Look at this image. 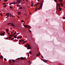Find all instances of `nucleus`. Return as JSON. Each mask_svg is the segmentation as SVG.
<instances>
[{
    "mask_svg": "<svg viewBox=\"0 0 65 65\" xmlns=\"http://www.w3.org/2000/svg\"><path fill=\"white\" fill-rule=\"evenodd\" d=\"M22 1V0H17V1L16 3V4H20L21 2Z\"/></svg>",
    "mask_w": 65,
    "mask_h": 65,
    "instance_id": "f257e3e1",
    "label": "nucleus"
},
{
    "mask_svg": "<svg viewBox=\"0 0 65 65\" xmlns=\"http://www.w3.org/2000/svg\"><path fill=\"white\" fill-rule=\"evenodd\" d=\"M27 47H26L27 48V49L29 50V49H31V48H30V45L27 44Z\"/></svg>",
    "mask_w": 65,
    "mask_h": 65,
    "instance_id": "f03ea898",
    "label": "nucleus"
},
{
    "mask_svg": "<svg viewBox=\"0 0 65 65\" xmlns=\"http://www.w3.org/2000/svg\"><path fill=\"white\" fill-rule=\"evenodd\" d=\"M4 33H1V36H3L4 35V34H5V32L3 31Z\"/></svg>",
    "mask_w": 65,
    "mask_h": 65,
    "instance_id": "7ed1b4c3",
    "label": "nucleus"
},
{
    "mask_svg": "<svg viewBox=\"0 0 65 65\" xmlns=\"http://www.w3.org/2000/svg\"><path fill=\"white\" fill-rule=\"evenodd\" d=\"M25 27H26V28H28L29 27V26L28 25H25Z\"/></svg>",
    "mask_w": 65,
    "mask_h": 65,
    "instance_id": "20e7f679",
    "label": "nucleus"
},
{
    "mask_svg": "<svg viewBox=\"0 0 65 65\" xmlns=\"http://www.w3.org/2000/svg\"><path fill=\"white\" fill-rule=\"evenodd\" d=\"M43 5V3H42L41 4L40 6V8H42V7Z\"/></svg>",
    "mask_w": 65,
    "mask_h": 65,
    "instance_id": "39448f33",
    "label": "nucleus"
},
{
    "mask_svg": "<svg viewBox=\"0 0 65 65\" xmlns=\"http://www.w3.org/2000/svg\"><path fill=\"white\" fill-rule=\"evenodd\" d=\"M9 14H10L9 13H7L6 14V16H8V17H9Z\"/></svg>",
    "mask_w": 65,
    "mask_h": 65,
    "instance_id": "423d86ee",
    "label": "nucleus"
},
{
    "mask_svg": "<svg viewBox=\"0 0 65 65\" xmlns=\"http://www.w3.org/2000/svg\"><path fill=\"white\" fill-rule=\"evenodd\" d=\"M17 7L18 6V7H21V5H19V4H18L17 5Z\"/></svg>",
    "mask_w": 65,
    "mask_h": 65,
    "instance_id": "0eeeda50",
    "label": "nucleus"
},
{
    "mask_svg": "<svg viewBox=\"0 0 65 65\" xmlns=\"http://www.w3.org/2000/svg\"><path fill=\"white\" fill-rule=\"evenodd\" d=\"M16 33H17V31H15V33L13 34V36H14V35H15Z\"/></svg>",
    "mask_w": 65,
    "mask_h": 65,
    "instance_id": "6e6552de",
    "label": "nucleus"
},
{
    "mask_svg": "<svg viewBox=\"0 0 65 65\" xmlns=\"http://www.w3.org/2000/svg\"><path fill=\"white\" fill-rule=\"evenodd\" d=\"M59 11H61L62 8L60 7H59Z\"/></svg>",
    "mask_w": 65,
    "mask_h": 65,
    "instance_id": "1a4fd4ad",
    "label": "nucleus"
},
{
    "mask_svg": "<svg viewBox=\"0 0 65 65\" xmlns=\"http://www.w3.org/2000/svg\"><path fill=\"white\" fill-rule=\"evenodd\" d=\"M57 6H59V7H60V5H59V4H57Z\"/></svg>",
    "mask_w": 65,
    "mask_h": 65,
    "instance_id": "9d476101",
    "label": "nucleus"
},
{
    "mask_svg": "<svg viewBox=\"0 0 65 65\" xmlns=\"http://www.w3.org/2000/svg\"><path fill=\"white\" fill-rule=\"evenodd\" d=\"M11 26H15V25H14L12 23V24H11Z\"/></svg>",
    "mask_w": 65,
    "mask_h": 65,
    "instance_id": "9b49d317",
    "label": "nucleus"
},
{
    "mask_svg": "<svg viewBox=\"0 0 65 65\" xmlns=\"http://www.w3.org/2000/svg\"><path fill=\"white\" fill-rule=\"evenodd\" d=\"M21 12H18V14H19V15H20V14H21Z\"/></svg>",
    "mask_w": 65,
    "mask_h": 65,
    "instance_id": "f8f14e48",
    "label": "nucleus"
},
{
    "mask_svg": "<svg viewBox=\"0 0 65 65\" xmlns=\"http://www.w3.org/2000/svg\"><path fill=\"white\" fill-rule=\"evenodd\" d=\"M24 58H23V57H21L20 58V59H21V60H23V59H24Z\"/></svg>",
    "mask_w": 65,
    "mask_h": 65,
    "instance_id": "ddd939ff",
    "label": "nucleus"
},
{
    "mask_svg": "<svg viewBox=\"0 0 65 65\" xmlns=\"http://www.w3.org/2000/svg\"><path fill=\"white\" fill-rule=\"evenodd\" d=\"M59 4H60V5H61V6H63V5L62 3H60Z\"/></svg>",
    "mask_w": 65,
    "mask_h": 65,
    "instance_id": "4468645a",
    "label": "nucleus"
},
{
    "mask_svg": "<svg viewBox=\"0 0 65 65\" xmlns=\"http://www.w3.org/2000/svg\"><path fill=\"white\" fill-rule=\"evenodd\" d=\"M40 54H38L36 55V56H37V57H38V56H40Z\"/></svg>",
    "mask_w": 65,
    "mask_h": 65,
    "instance_id": "2eb2a0df",
    "label": "nucleus"
},
{
    "mask_svg": "<svg viewBox=\"0 0 65 65\" xmlns=\"http://www.w3.org/2000/svg\"><path fill=\"white\" fill-rule=\"evenodd\" d=\"M43 61V62H45V63H46V62H47V61H45L44 60Z\"/></svg>",
    "mask_w": 65,
    "mask_h": 65,
    "instance_id": "dca6fc26",
    "label": "nucleus"
},
{
    "mask_svg": "<svg viewBox=\"0 0 65 65\" xmlns=\"http://www.w3.org/2000/svg\"><path fill=\"white\" fill-rule=\"evenodd\" d=\"M0 58H3V57L2 56H1L0 57Z\"/></svg>",
    "mask_w": 65,
    "mask_h": 65,
    "instance_id": "f3484780",
    "label": "nucleus"
},
{
    "mask_svg": "<svg viewBox=\"0 0 65 65\" xmlns=\"http://www.w3.org/2000/svg\"><path fill=\"white\" fill-rule=\"evenodd\" d=\"M9 63H11V60H9Z\"/></svg>",
    "mask_w": 65,
    "mask_h": 65,
    "instance_id": "a211bd4d",
    "label": "nucleus"
},
{
    "mask_svg": "<svg viewBox=\"0 0 65 65\" xmlns=\"http://www.w3.org/2000/svg\"><path fill=\"white\" fill-rule=\"evenodd\" d=\"M6 7V5H5L3 6L4 7Z\"/></svg>",
    "mask_w": 65,
    "mask_h": 65,
    "instance_id": "6ab92c4d",
    "label": "nucleus"
},
{
    "mask_svg": "<svg viewBox=\"0 0 65 65\" xmlns=\"http://www.w3.org/2000/svg\"><path fill=\"white\" fill-rule=\"evenodd\" d=\"M15 3H16V2H14L13 3H12V4H15Z\"/></svg>",
    "mask_w": 65,
    "mask_h": 65,
    "instance_id": "aec40b11",
    "label": "nucleus"
},
{
    "mask_svg": "<svg viewBox=\"0 0 65 65\" xmlns=\"http://www.w3.org/2000/svg\"><path fill=\"white\" fill-rule=\"evenodd\" d=\"M10 8H11V9H12L13 8L12 7H11V6H10Z\"/></svg>",
    "mask_w": 65,
    "mask_h": 65,
    "instance_id": "412c9836",
    "label": "nucleus"
},
{
    "mask_svg": "<svg viewBox=\"0 0 65 65\" xmlns=\"http://www.w3.org/2000/svg\"><path fill=\"white\" fill-rule=\"evenodd\" d=\"M29 54H32V53H31V51H30L29 52Z\"/></svg>",
    "mask_w": 65,
    "mask_h": 65,
    "instance_id": "4be33fe9",
    "label": "nucleus"
},
{
    "mask_svg": "<svg viewBox=\"0 0 65 65\" xmlns=\"http://www.w3.org/2000/svg\"><path fill=\"white\" fill-rule=\"evenodd\" d=\"M6 3H3V5H6Z\"/></svg>",
    "mask_w": 65,
    "mask_h": 65,
    "instance_id": "5701e85b",
    "label": "nucleus"
},
{
    "mask_svg": "<svg viewBox=\"0 0 65 65\" xmlns=\"http://www.w3.org/2000/svg\"><path fill=\"white\" fill-rule=\"evenodd\" d=\"M14 38H17V36H14Z\"/></svg>",
    "mask_w": 65,
    "mask_h": 65,
    "instance_id": "b1692460",
    "label": "nucleus"
},
{
    "mask_svg": "<svg viewBox=\"0 0 65 65\" xmlns=\"http://www.w3.org/2000/svg\"><path fill=\"white\" fill-rule=\"evenodd\" d=\"M11 35L9 36L10 38H11Z\"/></svg>",
    "mask_w": 65,
    "mask_h": 65,
    "instance_id": "393cba45",
    "label": "nucleus"
},
{
    "mask_svg": "<svg viewBox=\"0 0 65 65\" xmlns=\"http://www.w3.org/2000/svg\"><path fill=\"white\" fill-rule=\"evenodd\" d=\"M19 9H22V7H20L19 8Z\"/></svg>",
    "mask_w": 65,
    "mask_h": 65,
    "instance_id": "a878e982",
    "label": "nucleus"
},
{
    "mask_svg": "<svg viewBox=\"0 0 65 65\" xmlns=\"http://www.w3.org/2000/svg\"><path fill=\"white\" fill-rule=\"evenodd\" d=\"M12 61L13 62H15V60H12Z\"/></svg>",
    "mask_w": 65,
    "mask_h": 65,
    "instance_id": "bb28decb",
    "label": "nucleus"
},
{
    "mask_svg": "<svg viewBox=\"0 0 65 65\" xmlns=\"http://www.w3.org/2000/svg\"><path fill=\"white\" fill-rule=\"evenodd\" d=\"M12 3H10L9 4V5H11V4H12Z\"/></svg>",
    "mask_w": 65,
    "mask_h": 65,
    "instance_id": "cd10ccee",
    "label": "nucleus"
},
{
    "mask_svg": "<svg viewBox=\"0 0 65 65\" xmlns=\"http://www.w3.org/2000/svg\"><path fill=\"white\" fill-rule=\"evenodd\" d=\"M62 19H64L65 20V17H63Z\"/></svg>",
    "mask_w": 65,
    "mask_h": 65,
    "instance_id": "c85d7f7f",
    "label": "nucleus"
},
{
    "mask_svg": "<svg viewBox=\"0 0 65 65\" xmlns=\"http://www.w3.org/2000/svg\"><path fill=\"white\" fill-rule=\"evenodd\" d=\"M19 38H22V36H19Z\"/></svg>",
    "mask_w": 65,
    "mask_h": 65,
    "instance_id": "c756f323",
    "label": "nucleus"
},
{
    "mask_svg": "<svg viewBox=\"0 0 65 65\" xmlns=\"http://www.w3.org/2000/svg\"><path fill=\"white\" fill-rule=\"evenodd\" d=\"M28 27L29 28V29H31V27H30V26H28Z\"/></svg>",
    "mask_w": 65,
    "mask_h": 65,
    "instance_id": "7c9ffc66",
    "label": "nucleus"
},
{
    "mask_svg": "<svg viewBox=\"0 0 65 65\" xmlns=\"http://www.w3.org/2000/svg\"><path fill=\"white\" fill-rule=\"evenodd\" d=\"M59 1V2H61L62 1V0H60Z\"/></svg>",
    "mask_w": 65,
    "mask_h": 65,
    "instance_id": "2f4dec72",
    "label": "nucleus"
},
{
    "mask_svg": "<svg viewBox=\"0 0 65 65\" xmlns=\"http://www.w3.org/2000/svg\"><path fill=\"white\" fill-rule=\"evenodd\" d=\"M14 40L15 41H18V40Z\"/></svg>",
    "mask_w": 65,
    "mask_h": 65,
    "instance_id": "473e14b6",
    "label": "nucleus"
},
{
    "mask_svg": "<svg viewBox=\"0 0 65 65\" xmlns=\"http://www.w3.org/2000/svg\"><path fill=\"white\" fill-rule=\"evenodd\" d=\"M39 4H40V3H37V5H38Z\"/></svg>",
    "mask_w": 65,
    "mask_h": 65,
    "instance_id": "72a5a7b5",
    "label": "nucleus"
},
{
    "mask_svg": "<svg viewBox=\"0 0 65 65\" xmlns=\"http://www.w3.org/2000/svg\"><path fill=\"white\" fill-rule=\"evenodd\" d=\"M21 22H22V23H23V22H24V21L23 20H22L21 21Z\"/></svg>",
    "mask_w": 65,
    "mask_h": 65,
    "instance_id": "f704fd0d",
    "label": "nucleus"
},
{
    "mask_svg": "<svg viewBox=\"0 0 65 65\" xmlns=\"http://www.w3.org/2000/svg\"><path fill=\"white\" fill-rule=\"evenodd\" d=\"M37 9H36L35 10V11H36H36H37Z\"/></svg>",
    "mask_w": 65,
    "mask_h": 65,
    "instance_id": "c9c22d12",
    "label": "nucleus"
},
{
    "mask_svg": "<svg viewBox=\"0 0 65 65\" xmlns=\"http://www.w3.org/2000/svg\"><path fill=\"white\" fill-rule=\"evenodd\" d=\"M27 45H25V47H26V46H27Z\"/></svg>",
    "mask_w": 65,
    "mask_h": 65,
    "instance_id": "e433bc0d",
    "label": "nucleus"
},
{
    "mask_svg": "<svg viewBox=\"0 0 65 65\" xmlns=\"http://www.w3.org/2000/svg\"><path fill=\"white\" fill-rule=\"evenodd\" d=\"M13 39H14V38H12L11 39V40H13Z\"/></svg>",
    "mask_w": 65,
    "mask_h": 65,
    "instance_id": "4c0bfd02",
    "label": "nucleus"
},
{
    "mask_svg": "<svg viewBox=\"0 0 65 65\" xmlns=\"http://www.w3.org/2000/svg\"><path fill=\"white\" fill-rule=\"evenodd\" d=\"M6 30L7 32H8V30L7 29H6Z\"/></svg>",
    "mask_w": 65,
    "mask_h": 65,
    "instance_id": "58836bf2",
    "label": "nucleus"
},
{
    "mask_svg": "<svg viewBox=\"0 0 65 65\" xmlns=\"http://www.w3.org/2000/svg\"><path fill=\"white\" fill-rule=\"evenodd\" d=\"M4 60H5V61H6V60H7L6 59V58H4Z\"/></svg>",
    "mask_w": 65,
    "mask_h": 65,
    "instance_id": "ea45409f",
    "label": "nucleus"
},
{
    "mask_svg": "<svg viewBox=\"0 0 65 65\" xmlns=\"http://www.w3.org/2000/svg\"><path fill=\"white\" fill-rule=\"evenodd\" d=\"M29 30H30V29H29V31L30 32H31V31Z\"/></svg>",
    "mask_w": 65,
    "mask_h": 65,
    "instance_id": "a19ab883",
    "label": "nucleus"
},
{
    "mask_svg": "<svg viewBox=\"0 0 65 65\" xmlns=\"http://www.w3.org/2000/svg\"><path fill=\"white\" fill-rule=\"evenodd\" d=\"M8 1V0H4V1Z\"/></svg>",
    "mask_w": 65,
    "mask_h": 65,
    "instance_id": "79ce46f5",
    "label": "nucleus"
},
{
    "mask_svg": "<svg viewBox=\"0 0 65 65\" xmlns=\"http://www.w3.org/2000/svg\"><path fill=\"white\" fill-rule=\"evenodd\" d=\"M24 40H23L21 41V42H22V41H24Z\"/></svg>",
    "mask_w": 65,
    "mask_h": 65,
    "instance_id": "37998d69",
    "label": "nucleus"
},
{
    "mask_svg": "<svg viewBox=\"0 0 65 65\" xmlns=\"http://www.w3.org/2000/svg\"><path fill=\"white\" fill-rule=\"evenodd\" d=\"M54 1L56 2H57V1L56 0H54Z\"/></svg>",
    "mask_w": 65,
    "mask_h": 65,
    "instance_id": "c03bdc74",
    "label": "nucleus"
},
{
    "mask_svg": "<svg viewBox=\"0 0 65 65\" xmlns=\"http://www.w3.org/2000/svg\"><path fill=\"white\" fill-rule=\"evenodd\" d=\"M0 15H1V16H2V14L0 13Z\"/></svg>",
    "mask_w": 65,
    "mask_h": 65,
    "instance_id": "a18cd8bd",
    "label": "nucleus"
},
{
    "mask_svg": "<svg viewBox=\"0 0 65 65\" xmlns=\"http://www.w3.org/2000/svg\"><path fill=\"white\" fill-rule=\"evenodd\" d=\"M9 24H11V23H9L8 24V25H9Z\"/></svg>",
    "mask_w": 65,
    "mask_h": 65,
    "instance_id": "49530a36",
    "label": "nucleus"
},
{
    "mask_svg": "<svg viewBox=\"0 0 65 65\" xmlns=\"http://www.w3.org/2000/svg\"><path fill=\"white\" fill-rule=\"evenodd\" d=\"M17 39H19V38H20L19 37H17Z\"/></svg>",
    "mask_w": 65,
    "mask_h": 65,
    "instance_id": "de8ad7c7",
    "label": "nucleus"
},
{
    "mask_svg": "<svg viewBox=\"0 0 65 65\" xmlns=\"http://www.w3.org/2000/svg\"><path fill=\"white\" fill-rule=\"evenodd\" d=\"M20 34V33H17V35H18V34Z\"/></svg>",
    "mask_w": 65,
    "mask_h": 65,
    "instance_id": "09e8293b",
    "label": "nucleus"
},
{
    "mask_svg": "<svg viewBox=\"0 0 65 65\" xmlns=\"http://www.w3.org/2000/svg\"><path fill=\"white\" fill-rule=\"evenodd\" d=\"M41 60L42 61H43V60H44L43 59H41Z\"/></svg>",
    "mask_w": 65,
    "mask_h": 65,
    "instance_id": "8fccbe9b",
    "label": "nucleus"
},
{
    "mask_svg": "<svg viewBox=\"0 0 65 65\" xmlns=\"http://www.w3.org/2000/svg\"><path fill=\"white\" fill-rule=\"evenodd\" d=\"M31 5V6H32V7H33V4H32Z\"/></svg>",
    "mask_w": 65,
    "mask_h": 65,
    "instance_id": "3c124183",
    "label": "nucleus"
},
{
    "mask_svg": "<svg viewBox=\"0 0 65 65\" xmlns=\"http://www.w3.org/2000/svg\"><path fill=\"white\" fill-rule=\"evenodd\" d=\"M40 7H39V8H38V9H39L40 8Z\"/></svg>",
    "mask_w": 65,
    "mask_h": 65,
    "instance_id": "603ef678",
    "label": "nucleus"
},
{
    "mask_svg": "<svg viewBox=\"0 0 65 65\" xmlns=\"http://www.w3.org/2000/svg\"><path fill=\"white\" fill-rule=\"evenodd\" d=\"M26 41H24L23 42H26Z\"/></svg>",
    "mask_w": 65,
    "mask_h": 65,
    "instance_id": "864d4df0",
    "label": "nucleus"
},
{
    "mask_svg": "<svg viewBox=\"0 0 65 65\" xmlns=\"http://www.w3.org/2000/svg\"><path fill=\"white\" fill-rule=\"evenodd\" d=\"M10 35V33H8V35Z\"/></svg>",
    "mask_w": 65,
    "mask_h": 65,
    "instance_id": "5fc2aeb1",
    "label": "nucleus"
},
{
    "mask_svg": "<svg viewBox=\"0 0 65 65\" xmlns=\"http://www.w3.org/2000/svg\"><path fill=\"white\" fill-rule=\"evenodd\" d=\"M24 43H25V42H24L22 43L23 44H24Z\"/></svg>",
    "mask_w": 65,
    "mask_h": 65,
    "instance_id": "6e6d98bb",
    "label": "nucleus"
},
{
    "mask_svg": "<svg viewBox=\"0 0 65 65\" xmlns=\"http://www.w3.org/2000/svg\"><path fill=\"white\" fill-rule=\"evenodd\" d=\"M22 41V40H19V41Z\"/></svg>",
    "mask_w": 65,
    "mask_h": 65,
    "instance_id": "4d7b16f0",
    "label": "nucleus"
},
{
    "mask_svg": "<svg viewBox=\"0 0 65 65\" xmlns=\"http://www.w3.org/2000/svg\"><path fill=\"white\" fill-rule=\"evenodd\" d=\"M13 33V31H12V32H11V34H12Z\"/></svg>",
    "mask_w": 65,
    "mask_h": 65,
    "instance_id": "13d9d810",
    "label": "nucleus"
},
{
    "mask_svg": "<svg viewBox=\"0 0 65 65\" xmlns=\"http://www.w3.org/2000/svg\"><path fill=\"white\" fill-rule=\"evenodd\" d=\"M18 18H19V19H20V17L19 16H18Z\"/></svg>",
    "mask_w": 65,
    "mask_h": 65,
    "instance_id": "bf43d9fd",
    "label": "nucleus"
},
{
    "mask_svg": "<svg viewBox=\"0 0 65 65\" xmlns=\"http://www.w3.org/2000/svg\"><path fill=\"white\" fill-rule=\"evenodd\" d=\"M11 36H12V37H13V35H11Z\"/></svg>",
    "mask_w": 65,
    "mask_h": 65,
    "instance_id": "052dcab7",
    "label": "nucleus"
},
{
    "mask_svg": "<svg viewBox=\"0 0 65 65\" xmlns=\"http://www.w3.org/2000/svg\"><path fill=\"white\" fill-rule=\"evenodd\" d=\"M19 44H21V42H19Z\"/></svg>",
    "mask_w": 65,
    "mask_h": 65,
    "instance_id": "680f3d73",
    "label": "nucleus"
},
{
    "mask_svg": "<svg viewBox=\"0 0 65 65\" xmlns=\"http://www.w3.org/2000/svg\"><path fill=\"white\" fill-rule=\"evenodd\" d=\"M6 39H7V40L8 39V38H6Z\"/></svg>",
    "mask_w": 65,
    "mask_h": 65,
    "instance_id": "e2e57ef3",
    "label": "nucleus"
},
{
    "mask_svg": "<svg viewBox=\"0 0 65 65\" xmlns=\"http://www.w3.org/2000/svg\"><path fill=\"white\" fill-rule=\"evenodd\" d=\"M8 18V16L6 17V18Z\"/></svg>",
    "mask_w": 65,
    "mask_h": 65,
    "instance_id": "0e129e2a",
    "label": "nucleus"
},
{
    "mask_svg": "<svg viewBox=\"0 0 65 65\" xmlns=\"http://www.w3.org/2000/svg\"><path fill=\"white\" fill-rule=\"evenodd\" d=\"M42 58H43V57L42 56Z\"/></svg>",
    "mask_w": 65,
    "mask_h": 65,
    "instance_id": "69168bd1",
    "label": "nucleus"
},
{
    "mask_svg": "<svg viewBox=\"0 0 65 65\" xmlns=\"http://www.w3.org/2000/svg\"><path fill=\"white\" fill-rule=\"evenodd\" d=\"M11 28H12V27H11L10 28V29H11V30H12V29H11Z\"/></svg>",
    "mask_w": 65,
    "mask_h": 65,
    "instance_id": "338daca9",
    "label": "nucleus"
},
{
    "mask_svg": "<svg viewBox=\"0 0 65 65\" xmlns=\"http://www.w3.org/2000/svg\"><path fill=\"white\" fill-rule=\"evenodd\" d=\"M10 16H11V14H10Z\"/></svg>",
    "mask_w": 65,
    "mask_h": 65,
    "instance_id": "774afa93",
    "label": "nucleus"
}]
</instances>
